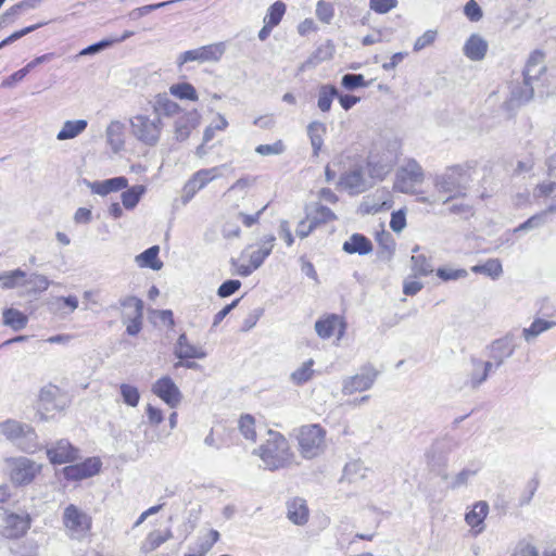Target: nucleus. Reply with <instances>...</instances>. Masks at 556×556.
<instances>
[{
	"label": "nucleus",
	"mask_w": 556,
	"mask_h": 556,
	"mask_svg": "<svg viewBox=\"0 0 556 556\" xmlns=\"http://www.w3.org/2000/svg\"><path fill=\"white\" fill-rule=\"evenodd\" d=\"M26 278V273L20 268L3 271L1 287L2 289H14L22 286L23 279Z\"/></svg>",
	"instance_id": "obj_45"
},
{
	"label": "nucleus",
	"mask_w": 556,
	"mask_h": 556,
	"mask_svg": "<svg viewBox=\"0 0 556 556\" xmlns=\"http://www.w3.org/2000/svg\"><path fill=\"white\" fill-rule=\"evenodd\" d=\"M489 45L480 35L472 34L465 42L463 52L471 61H481L488 52Z\"/></svg>",
	"instance_id": "obj_23"
},
{
	"label": "nucleus",
	"mask_w": 556,
	"mask_h": 556,
	"mask_svg": "<svg viewBox=\"0 0 556 556\" xmlns=\"http://www.w3.org/2000/svg\"><path fill=\"white\" fill-rule=\"evenodd\" d=\"M326 134V125L321 122L314 121L307 126V135L311 140V144L313 148L314 155H318L323 143H324V135Z\"/></svg>",
	"instance_id": "obj_34"
},
{
	"label": "nucleus",
	"mask_w": 556,
	"mask_h": 556,
	"mask_svg": "<svg viewBox=\"0 0 556 556\" xmlns=\"http://www.w3.org/2000/svg\"><path fill=\"white\" fill-rule=\"evenodd\" d=\"M437 276L444 281H448L466 278L468 273L464 268L454 269L448 267H441L437 269Z\"/></svg>",
	"instance_id": "obj_55"
},
{
	"label": "nucleus",
	"mask_w": 556,
	"mask_h": 556,
	"mask_svg": "<svg viewBox=\"0 0 556 556\" xmlns=\"http://www.w3.org/2000/svg\"><path fill=\"white\" fill-rule=\"evenodd\" d=\"M180 111L179 105L169 99L166 93H159L152 101V114L154 116L169 117L176 115Z\"/></svg>",
	"instance_id": "obj_25"
},
{
	"label": "nucleus",
	"mask_w": 556,
	"mask_h": 556,
	"mask_svg": "<svg viewBox=\"0 0 556 556\" xmlns=\"http://www.w3.org/2000/svg\"><path fill=\"white\" fill-rule=\"evenodd\" d=\"M334 15L333 5L324 0H319L316 5V16L323 23L329 24Z\"/></svg>",
	"instance_id": "obj_53"
},
{
	"label": "nucleus",
	"mask_w": 556,
	"mask_h": 556,
	"mask_svg": "<svg viewBox=\"0 0 556 556\" xmlns=\"http://www.w3.org/2000/svg\"><path fill=\"white\" fill-rule=\"evenodd\" d=\"M465 15L471 22H478L482 18V10L475 0H469L464 8Z\"/></svg>",
	"instance_id": "obj_64"
},
{
	"label": "nucleus",
	"mask_w": 556,
	"mask_h": 556,
	"mask_svg": "<svg viewBox=\"0 0 556 556\" xmlns=\"http://www.w3.org/2000/svg\"><path fill=\"white\" fill-rule=\"evenodd\" d=\"M424 288V283L413 275L407 277L403 282V293L405 295H415Z\"/></svg>",
	"instance_id": "obj_63"
},
{
	"label": "nucleus",
	"mask_w": 556,
	"mask_h": 556,
	"mask_svg": "<svg viewBox=\"0 0 556 556\" xmlns=\"http://www.w3.org/2000/svg\"><path fill=\"white\" fill-rule=\"evenodd\" d=\"M159 245H152L139 255L136 256V262L140 267L151 268L153 270H160L163 267V263L159 260Z\"/></svg>",
	"instance_id": "obj_33"
},
{
	"label": "nucleus",
	"mask_w": 556,
	"mask_h": 556,
	"mask_svg": "<svg viewBox=\"0 0 556 556\" xmlns=\"http://www.w3.org/2000/svg\"><path fill=\"white\" fill-rule=\"evenodd\" d=\"M0 432L26 453H34L38 448L37 434L29 425L7 420L0 424Z\"/></svg>",
	"instance_id": "obj_5"
},
{
	"label": "nucleus",
	"mask_w": 556,
	"mask_h": 556,
	"mask_svg": "<svg viewBox=\"0 0 556 556\" xmlns=\"http://www.w3.org/2000/svg\"><path fill=\"white\" fill-rule=\"evenodd\" d=\"M419 247L416 245L413 249V253H416ZM410 269L414 278L426 277L433 273L434 268L431 260L424 254H413L410 257Z\"/></svg>",
	"instance_id": "obj_29"
},
{
	"label": "nucleus",
	"mask_w": 556,
	"mask_h": 556,
	"mask_svg": "<svg viewBox=\"0 0 556 556\" xmlns=\"http://www.w3.org/2000/svg\"><path fill=\"white\" fill-rule=\"evenodd\" d=\"M342 86L348 90L366 87L367 83L362 74H345L341 79Z\"/></svg>",
	"instance_id": "obj_56"
},
{
	"label": "nucleus",
	"mask_w": 556,
	"mask_h": 556,
	"mask_svg": "<svg viewBox=\"0 0 556 556\" xmlns=\"http://www.w3.org/2000/svg\"><path fill=\"white\" fill-rule=\"evenodd\" d=\"M225 43L216 42L207 46H203L193 50H188L181 53L178 58V66H182L188 62H217L225 53Z\"/></svg>",
	"instance_id": "obj_9"
},
{
	"label": "nucleus",
	"mask_w": 556,
	"mask_h": 556,
	"mask_svg": "<svg viewBox=\"0 0 556 556\" xmlns=\"http://www.w3.org/2000/svg\"><path fill=\"white\" fill-rule=\"evenodd\" d=\"M124 130L125 125L119 121H112L106 127V140L114 152H118L124 148Z\"/></svg>",
	"instance_id": "obj_30"
},
{
	"label": "nucleus",
	"mask_w": 556,
	"mask_h": 556,
	"mask_svg": "<svg viewBox=\"0 0 556 556\" xmlns=\"http://www.w3.org/2000/svg\"><path fill=\"white\" fill-rule=\"evenodd\" d=\"M91 192L99 195H106L111 192H117L128 187V180L124 176H118L105 180L89 182Z\"/></svg>",
	"instance_id": "obj_21"
},
{
	"label": "nucleus",
	"mask_w": 556,
	"mask_h": 556,
	"mask_svg": "<svg viewBox=\"0 0 556 556\" xmlns=\"http://www.w3.org/2000/svg\"><path fill=\"white\" fill-rule=\"evenodd\" d=\"M286 151V146L282 140H276L270 144H258L255 152L263 156L280 155Z\"/></svg>",
	"instance_id": "obj_50"
},
{
	"label": "nucleus",
	"mask_w": 556,
	"mask_h": 556,
	"mask_svg": "<svg viewBox=\"0 0 556 556\" xmlns=\"http://www.w3.org/2000/svg\"><path fill=\"white\" fill-rule=\"evenodd\" d=\"M218 539L219 532L216 530H210L205 535L199 538L197 543L198 551L206 555V553L213 547Z\"/></svg>",
	"instance_id": "obj_52"
},
{
	"label": "nucleus",
	"mask_w": 556,
	"mask_h": 556,
	"mask_svg": "<svg viewBox=\"0 0 556 556\" xmlns=\"http://www.w3.org/2000/svg\"><path fill=\"white\" fill-rule=\"evenodd\" d=\"M152 392L172 408L177 407L181 402V392L168 376L157 379L152 386Z\"/></svg>",
	"instance_id": "obj_13"
},
{
	"label": "nucleus",
	"mask_w": 556,
	"mask_h": 556,
	"mask_svg": "<svg viewBox=\"0 0 556 556\" xmlns=\"http://www.w3.org/2000/svg\"><path fill=\"white\" fill-rule=\"evenodd\" d=\"M348 254L367 255L372 251L371 241L362 233H353L342 245Z\"/></svg>",
	"instance_id": "obj_26"
},
{
	"label": "nucleus",
	"mask_w": 556,
	"mask_h": 556,
	"mask_svg": "<svg viewBox=\"0 0 556 556\" xmlns=\"http://www.w3.org/2000/svg\"><path fill=\"white\" fill-rule=\"evenodd\" d=\"M336 214L327 206L318 205L315 210V214L312 217V222L316 223V226L321 223L334 220Z\"/></svg>",
	"instance_id": "obj_58"
},
{
	"label": "nucleus",
	"mask_w": 556,
	"mask_h": 556,
	"mask_svg": "<svg viewBox=\"0 0 556 556\" xmlns=\"http://www.w3.org/2000/svg\"><path fill=\"white\" fill-rule=\"evenodd\" d=\"M101 460L98 457H89L81 463L66 466L63 475L67 480L78 481L97 475L101 468Z\"/></svg>",
	"instance_id": "obj_16"
},
{
	"label": "nucleus",
	"mask_w": 556,
	"mask_h": 556,
	"mask_svg": "<svg viewBox=\"0 0 556 556\" xmlns=\"http://www.w3.org/2000/svg\"><path fill=\"white\" fill-rule=\"evenodd\" d=\"M142 316L138 314H126L127 320V327L126 331L129 336H136L140 332L142 328Z\"/></svg>",
	"instance_id": "obj_59"
},
{
	"label": "nucleus",
	"mask_w": 556,
	"mask_h": 556,
	"mask_svg": "<svg viewBox=\"0 0 556 556\" xmlns=\"http://www.w3.org/2000/svg\"><path fill=\"white\" fill-rule=\"evenodd\" d=\"M173 538V532L167 529L164 532L160 530H154L150 532L141 545V551L143 553H151L160 547L163 543L170 540Z\"/></svg>",
	"instance_id": "obj_32"
},
{
	"label": "nucleus",
	"mask_w": 556,
	"mask_h": 556,
	"mask_svg": "<svg viewBox=\"0 0 556 556\" xmlns=\"http://www.w3.org/2000/svg\"><path fill=\"white\" fill-rule=\"evenodd\" d=\"M287 10V5L282 1H276L273 3L264 17V24L269 26H277L282 20Z\"/></svg>",
	"instance_id": "obj_43"
},
{
	"label": "nucleus",
	"mask_w": 556,
	"mask_h": 556,
	"mask_svg": "<svg viewBox=\"0 0 556 556\" xmlns=\"http://www.w3.org/2000/svg\"><path fill=\"white\" fill-rule=\"evenodd\" d=\"M424 179L421 165L416 160L408 159L396 170L394 189L402 193H414L416 186L421 185Z\"/></svg>",
	"instance_id": "obj_7"
},
{
	"label": "nucleus",
	"mask_w": 556,
	"mask_h": 556,
	"mask_svg": "<svg viewBox=\"0 0 556 556\" xmlns=\"http://www.w3.org/2000/svg\"><path fill=\"white\" fill-rule=\"evenodd\" d=\"M340 186L350 193H362L367 189V182L361 165L353 166L349 172L341 175Z\"/></svg>",
	"instance_id": "obj_18"
},
{
	"label": "nucleus",
	"mask_w": 556,
	"mask_h": 556,
	"mask_svg": "<svg viewBox=\"0 0 556 556\" xmlns=\"http://www.w3.org/2000/svg\"><path fill=\"white\" fill-rule=\"evenodd\" d=\"M223 166H215L211 168L200 169L193 174L184 187V203L190 201L193 195L201 189H203L208 182L222 176Z\"/></svg>",
	"instance_id": "obj_10"
},
{
	"label": "nucleus",
	"mask_w": 556,
	"mask_h": 556,
	"mask_svg": "<svg viewBox=\"0 0 556 556\" xmlns=\"http://www.w3.org/2000/svg\"><path fill=\"white\" fill-rule=\"evenodd\" d=\"M88 122L86 119L66 121L56 135L59 141L74 139L86 130Z\"/></svg>",
	"instance_id": "obj_31"
},
{
	"label": "nucleus",
	"mask_w": 556,
	"mask_h": 556,
	"mask_svg": "<svg viewBox=\"0 0 556 556\" xmlns=\"http://www.w3.org/2000/svg\"><path fill=\"white\" fill-rule=\"evenodd\" d=\"M394 157L391 152L379 154L372 151L368 155L367 166L372 179L383 180L392 170Z\"/></svg>",
	"instance_id": "obj_15"
},
{
	"label": "nucleus",
	"mask_w": 556,
	"mask_h": 556,
	"mask_svg": "<svg viewBox=\"0 0 556 556\" xmlns=\"http://www.w3.org/2000/svg\"><path fill=\"white\" fill-rule=\"evenodd\" d=\"M268 435L266 442L254 451L262 459L264 468L274 471L292 465L295 456L288 440L281 433L271 430L268 431Z\"/></svg>",
	"instance_id": "obj_1"
},
{
	"label": "nucleus",
	"mask_w": 556,
	"mask_h": 556,
	"mask_svg": "<svg viewBox=\"0 0 556 556\" xmlns=\"http://www.w3.org/2000/svg\"><path fill=\"white\" fill-rule=\"evenodd\" d=\"M378 377V371L374 367H366L363 372L343 380L342 393L351 395L355 392L369 390Z\"/></svg>",
	"instance_id": "obj_12"
},
{
	"label": "nucleus",
	"mask_w": 556,
	"mask_h": 556,
	"mask_svg": "<svg viewBox=\"0 0 556 556\" xmlns=\"http://www.w3.org/2000/svg\"><path fill=\"white\" fill-rule=\"evenodd\" d=\"M131 135L142 144L155 147L164 128L160 116L148 113H138L129 118Z\"/></svg>",
	"instance_id": "obj_3"
},
{
	"label": "nucleus",
	"mask_w": 556,
	"mask_h": 556,
	"mask_svg": "<svg viewBox=\"0 0 556 556\" xmlns=\"http://www.w3.org/2000/svg\"><path fill=\"white\" fill-rule=\"evenodd\" d=\"M174 354L179 359H190V358H199L202 359L206 356L205 351L200 348L191 344L188 341V338L185 333H181L178 337V340L174 348Z\"/></svg>",
	"instance_id": "obj_22"
},
{
	"label": "nucleus",
	"mask_w": 556,
	"mask_h": 556,
	"mask_svg": "<svg viewBox=\"0 0 556 556\" xmlns=\"http://www.w3.org/2000/svg\"><path fill=\"white\" fill-rule=\"evenodd\" d=\"M437 38V31L429 29L418 37L414 43V51L418 52L426 47L432 45Z\"/></svg>",
	"instance_id": "obj_60"
},
{
	"label": "nucleus",
	"mask_w": 556,
	"mask_h": 556,
	"mask_svg": "<svg viewBox=\"0 0 556 556\" xmlns=\"http://www.w3.org/2000/svg\"><path fill=\"white\" fill-rule=\"evenodd\" d=\"M516 350V345L514 343L513 337L506 336L502 339L495 340L491 345V362H493V367H501L505 359L513 356Z\"/></svg>",
	"instance_id": "obj_19"
},
{
	"label": "nucleus",
	"mask_w": 556,
	"mask_h": 556,
	"mask_svg": "<svg viewBox=\"0 0 556 556\" xmlns=\"http://www.w3.org/2000/svg\"><path fill=\"white\" fill-rule=\"evenodd\" d=\"M534 88L531 83H526L523 80V85L517 86L511 91V102H516L517 104H522L530 101L533 98Z\"/></svg>",
	"instance_id": "obj_46"
},
{
	"label": "nucleus",
	"mask_w": 556,
	"mask_h": 556,
	"mask_svg": "<svg viewBox=\"0 0 556 556\" xmlns=\"http://www.w3.org/2000/svg\"><path fill=\"white\" fill-rule=\"evenodd\" d=\"M545 223H546V215L542 211L541 213L531 216L526 222L520 224L517 228H515V232L535 229V228L543 226Z\"/></svg>",
	"instance_id": "obj_54"
},
{
	"label": "nucleus",
	"mask_w": 556,
	"mask_h": 556,
	"mask_svg": "<svg viewBox=\"0 0 556 556\" xmlns=\"http://www.w3.org/2000/svg\"><path fill=\"white\" fill-rule=\"evenodd\" d=\"M275 240L276 238L273 235L265 237L261 247L250 254V263L254 265V268H260L265 258L271 253Z\"/></svg>",
	"instance_id": "obj_35"
},
{
	"label": "nucleus",
	"mask_w": 556,
	"mask_h": 556,
	"mask_svg": "<svg viewBox=\"0 0 556 556\" xmlns=\"http://www.w3.org/2000/svg\"><path fill=\"white\" fill-rule=\"evenodd\" d=\"M338 329L339 338L344 333L345 324L342 318L336 314H330L315 323V330L321 339H328L334 334Z\"/></svg>",
	"instance_id": "obj_20"
},
{
	"label": "nucleus",
	"mask_w": 556,
	"mask_h": 556,
	"mask_svg": "<svg viewBox=\"0 0 556 556\" xmlns=\"http://www.w3.org/2000/svg\"><path fill=\"white\" fill-rule=\"evenodd\" d=\"M47 456L51 464L62 465L73 463L79 458V451L70 441L61 439L47 447Z\"/></svg>",
	"instance_id": "obj_14"
},
{
	"label": "nucleus",
	"mask_w": 556,
	"mask_h": 556,
	"mask_svg": "<svg viewBox=\"0 0 556 556\" xmlns=\"http://www.w3.org/2000/svg\"><path fill=\"white\" fill-rule=\"evenodd\" d=\"M477 473V470L465 468L459 471L448 483V488L451 490H457L463 486H466L471 478H473Z\"/></svg>",
	"instance_id": "obj_49"
},
{
	"label": "nucleus",
	"mask_w": 556,
	"mask_h": 556,
	"mask_svg": "<svg viewBox=\"0 0 556 556\" xmlns=\"http://www.w3.org/2000/svg\"><path fill=\"white\" fill-rule=\"evenodd\" d=\"M241 287V282L236 279H229L223 282L218 290L217 294L219 298H227L237 292Z\"/></svg>",
	"instance_id": "obj_61"
},
{
	"label": "nucleus",
	"mask_w": 556,
	"mask_h": 556,
	"mask_svg": "<svg viewBox=\"0 0 556 556\" xmlns=\"http://www.w3.org/2000/svg\"><path fill=\"white\" fill-rule=\"evenodd\" d=\"M489 514V504L485 501H479L473 504L470 511L465 516V521L471 528H479L476 532L483 530V521Z\"/></svg>",
	"instance_id": "obj_28"
},
{
	"label": "nucleus",
	"mask_w": 556,
	"mask_h": 556,
	"mask_svg": "<svg viewBox=\"0 0 556 556\" xmlns=\"http://www.w3.org/2000/svg\"><path fill=\"white\" fill-rule=\"evenodd\" d=\"M5 462L10 480L17 486L31 483L42 468L40 464L24 456L8 458Z\"/></svg>",
	"instance_id": "obj_8"
},
{
	"label": "nucleus",
	"mask_w": 556,
	"mask_h": 556,
	"mask_svg": "<svg viewBox=\"0 0 556 556\" xmlns=\"http://www.w3.org/2000/svg\"><path fill=\"white\" fill-rule=\"evenodd\" d=\"M121 305L126 309H131L128 314L143 315V302L136 296H127L121 301Z\"/></svg>",
	"instance_id": "obj_62"
},
{
	"label": "nucleus",
	"mask_w": 556,
	"mask_h": 556,
	"mask_svg": "<svg viewBox=\"0 0 556 556\" xmlns=\"http://www.w3.org/2000/svg\"><path fill=\"white\" fill-rule=\"evenodd\" d=\"M367 469L361 460H352L344 466L343 479L349 482H355L366 477Z\"/></svg>",
	"instance_id": "obj_42"
},
{
	"label": "nucleus",
	"mask_w": 556,
	"mask_h": 556,
	"mask_svg": "<svg viewBox=\"0 0 556 556\" xmlns=\"http://www.w3.org/2000/svg\"><path fill=\"white\" fill-rule=\"evenodd\" d=\"M554 326H556L555 321L536 318L528 328H523L522 337L528 343L533 342L536 337L549 330Z\"/></svg>",
	"instance_id": "obj_36"
},
{
	"label": "nucleus",
	"mask_w": 556,
	"mask_h": 556,
	"mask_svg": "<svg viewBox=\"0 0 556 556\" xmlns=\"http://www.w3.org/2000/svg\"><path fill=\"white\" fill-rule=\"evenodd\" d=\"M472 181L470 168L467 165H453L437 174L433 186L437 192L445 194L444 203L465 197Z\"/></svg>",
	"instance_id": "obj_2"
},
{
	"label": "nucleus",
	"mask_w": 556,
	"mask_h": 556,
	"mask_svg": "<svg viewBox=\"0 0 556 556\" xmlns=\"http://www.w3.org/2000/svg\"><path fill=\"white\" fill-rule=\"evenodd\" d=\"M22 286L28 287V293H41L49 288L50 281L45 275L33 274L27 279H23Z\"/></svg>",
	"instance_id": "obj_41"
},
{
	"label": "nucleus",
	"mask_w": 556,
	"mask_h": 556,
	"mask_svg": "<svg viewBox=\"0 0 556 556\" xmlns=\"http://www.w3.org/2000/svg\"><path fill=\"white\" fill-rule=\"evenodd\" d=\"M475 274H483L492 279H497L503 274L502 263L498 258H490L484 264H478L471 267Z\"/></svg>",
	"instance_id": "obj_38"
},
{
	"label": "nucleus",
	"mask_w": 556,
	"mask_h": 556,
	"mask_svg": "<svg viewBox=\"0 0 556 556\" xmlns=\"http://www.w3.org/2000/svg\"><path fill=\"white\" fill-rule=\"evenodd\" d=\"M3 535L9 539L24 535L30 527V518L27 514H8L3 518Z\"/></svg>",
	"instance_id": "obj_17"
},
{
	"label": "nucleus",
	"mask_w": 556,
	"mask_h": 556,
	"mask_svg": "<svg viewBox=\"0 0 556 556\" xmlns=\"http://www.w3.org/2000/svg\"><path fill=\"white\" fill-rule=\"evenodd\" d=\"M397 0H369V8L378 14H386L397 7Z\"/></svg>",
	"instance_id": "obj_57"
},
{
	"label": "nucleus",
	"mask_w": 556,
	"mask_h": 556,
	"mask_svg": "<svg viewBox=\"0 0 556 556\" xmlns=\"http://www.w3.org/2000/svg\"><path fill=\"white\" fill-rule=\"evenodd\" d=\"M471 365L472 369L469 374V380L467 383L472 389H477L488 379L489 372L493 368V362H482L480 359L473 358L471 361Z\"/></svg>",
	"instance_id": "obj_27"
},
{
	"label": "nucleus",
	"mask_w": 556,
	"mask_h": 556,
	"mask_svg": "<svg viewBox=\"0 0 556 556\" xmlns=\"http://www.w3.org/2000/svg\"><path fill=\"white\" fill-rule=\"evenodd\" d=\"M169 92L178 99H186V100H190V101L198 100L197 90L189 83H179V84L172 85L169 87Z\"/></svg>",
	"instance_id": "obj_44"
},
{
	"label": "nucleus",
	"mask_w": 556,
	"mask_h": 556,
	"mask_svg": "<svg viewBox=\"0 0 556 556\" xmlns=\"http://www.w3.org/2000/svg\"><path fill=\"white\" fill-rule=\"evenodd\" d=\"M239 430L241 434L249 441L255 442L256 440V431H255V420L251 415H243L239 419L238 422Z\"/></svg>",
	"instance_id": "obj_47"
},
{
	"label": "nucleus",
	"mask_w": 556,
	"mask_h": 556,
	"mask_svg": "<svg viewBox=\"0 0 556 556\" xmlns=\"http://www.w3.org/2000/svg\"><path fill=\"white\" fill-rule=\"evenodd\" d=\"M38 406L46 413L59 412L66 406V397L59 387L47 384L39 392Z\"/></svg>",
	"instance_id": "obj_11"
},
{
	"label": "nucleus",
	"mask_w": 556,
	"mask_h": 556,
	"mask_svg": "<svg viewBox=\"0 0 556 556\" xmlns=\"http://www.w3.org/2000/svg\"><path fill=\"white\" fill-rule=\"evenodd\" d=\"M62 522L66 535L72 540H84L91 529V517L74 504L64 508Z\"/></svg>",
	"instance_id": "obj_6"
},
{
	"label": "nucleus",
	"mask_w": 556,
	"mask_h": 556,
	"mask_svg": "<svg viewBox=\"0 0 556 556\" xmlns=\"http://www.w3.org/2000/svg\"><path fill=\"white\" fill-rule=\"evenodd\" d=\"M287 516L288 519L298 526H303L307 522L309 510L306 501L301 497H294L287 502Z\"/></svg>",
	"instance_id": "obj_24"
},
{
	"label": "nucleus",
	"mask_w": 556,
	"mask_h": 556,
	"mask_svg": "<svg viewBox=\"0 0 556 556\" xmlns=\"http://www.w3.org/2000/svg\"><path fill=\"white\" fill-rule=\"evenodd\" d=\"M2 316L3 324L8 327H11L15 331L24 329L28 321L27 316L15 308L4 309Z\"/></svg>",
	"instance_id": "obj_37"
},
{
	"label": "nucleus",
	"mask_w": 556,
	"mask_h": 556,
	"mask_svg": "<svg viewBox=\"0 0 556 556\" xmlns=\"http://www.w3.org/2000/svg\"><path fill=\"white\" fill-rule=\"evenodd\" d=\"M336 97H338V89L334 86L323 85L318 91V109L321 112H328L331 109V103Z\"/></svg>",
	"instance_id": "obj_39"
},
{
	"label": "nucleus",
	"mask_w": 556,
	"mask_h": 556,
	"mask_svg": "<svg viewBox=\"0 0 556 556\" xmlns=\"http://www.w3.org/2000/svg\"><path fill=\"white\" fill-rule=\"evenodd\" d=\"M313 359H308L305 363H303L300 368H298L291 374L292 381L299 386L307 382L313 377Z\"/></svg>",
	"instance_id": "obj_48"
},
{
	"label": "nucleus",
	"mask_w": 556,
	"mask_h": 556,
	"mask_svg": "<svg viewBox=\"0 0 556 556\" xmlns=\"http://www.w3.org/2000/svg\"><path fill=\"white\" fill-rule=\"evenodd\" d=\"M326 430L317 425H305L298 430L299 451L305 459H313L325 451Z\"/></svg>",
	"instance_id": "obj_4"
},
{
	"label": "nucleus",
	"mask_w": 556,
	"mask_h": 556,
	"mask_svg": "<svg viewBox=\"0 0 556 556\" xmlns=\"http://www.w3.org/2000/svg\"><path fill=\"white\" fill-rule=\"evenodd\" d=\"M121 394L123 397V401L131 406L136 407L140 400V393L138 389L131 384L123 383L121 386Z\"/></svg>",
	"instance_id": "obj_51"
},
{
	"label": "nucleus",
	"mask_w": 556,
	"mask_h": 556,
	"mask_svg": "<svg viewBox=\"0 0 556 556\" xmlns=\"http://www.w3.org/2000/svg\"><path fill=\"white\" fill-rule=\"evenodd\" d=\"M146 192V187L136 185L122 193V203L125 208L132 210L139 203L141 197Z\"/></svg>",
	"instance_id": "obj_40"
}]
</instances>
